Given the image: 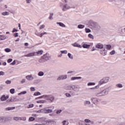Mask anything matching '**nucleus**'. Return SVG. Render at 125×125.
Wrapping results in <instances>:
<instances>
[{
	"label": "nucleus",
	"instance_id": "obj_1",
	"mask_svg": "<svg viewBox=\"0 0 125 125\" xmlns=\"http://www.w3.org/2000/svg\"><path fill=\"white\" fill-rule=\"evenodd\" d=\"M88 27L92 30H99L100 29V25L96 22L90 21L88 23Z\"/></svg>",
	"mask_w": 125,
	"mask_h": 125
},
{
	"label": "nucleus",
	"instance_id": "obj_2",
	"mask_svg": "<svg viewBox=\"0 0 125 125\" xmlns=\"http://www.w3.org/2000/svg\"><path fill=\"white\" fill-rule=\"evenodd\" d=\"M65 90H73V91H79L80 86L78 85H68L64 87Z\"/></svg>",
	"mask_w": 125,
	"mask_h": 125
},
{
	"label": "nucleus",
	"instance_id": "obj_3",
	"mask_svg": "<svg viewBox=\"0 0 125 125\" xmlns=\"http://www.w3.org/2000/svg\"><path fill=\"white\" fill-rule=\"evenodd\" d=\"M109 93V89H105L102 91H97L95 93V96L97 97H100L101 96H105Z\"/></svg>",
	"mask_w": 125,
	"mask_h": 125
},
{
	"label": "nucleus",
	"instance_id": "obj_4",
	"mask_svg": "<svg viewBox=\"0 0 125 125\" xmlns=\"http://www.w3.org/2000/svg\"><path fill=\"white\" fill-rule=\"evenodd\" d=\"M60 7H61L62 11H67V10H69V9H71L72 8V7L70 6L68 3H65L62 5V3L60 4Z\"/></svg>",
	"mask_w": 125,
	"mask_h": 125
},
{
	"label": "nucleus",
	"instance_id": "obj_5",
	"mask_svg": "<svg viewBox=\"0 0 125 125\" xmlns=\"http://www.w3.org/2000/svg\"><path fill=\"white\" fill-rule=\"evenodd\" d=\"M46 99L50 103H52L55 100V97L52 95H46Z\"/></svg>",
	"mask_w": 125,
	"mask_h": 125
},
{
	"label": "nucleus",
	"instance_id": "obj_6",
	"mask_svg": "<svg viewBox=\"0 0 125 125\" xmlns=\"http://www.w3.org/2000/svg\"><path fill=\"white\" fill-rule=\"evenodd\" d=\"M109 80H110L109 77H104L100 81L99 84L101 85V84H103L104 83H107L109 82Z\"/></svg>",
	"mask_w": 125,
	"mask_h": 125
},
{
	"label": "nucleus",
	"instance_id": "obj_7",
	"mask_svg": "<svg viewBox=\"0 0 125 125\" xmlns=\"http://www.w3.org/2000/svg\"><path fill=\"white\" fill-rule=\"evenodd\" d=\"M42 58L43 59V62H45V61H47V60H50L51 56L49 54L47 53L42 57Z\"/></svg>",
	"mask_w": 125,
	"mask_h": 125
},
{
	"label": "nucleus",
	"instance_id": "obj_8",
	"mask_svg": "<svg viewBox=\"0 0 125 125\" xmlns=\"http://www.w3.org/2000/svg\"><path fill=\"white\" fill-rule=\"evenodd\" d=\"M52 109H48L47 108H43V113H44V114H49L52 113Z\"/></svg>",
	"mask_w": 125,
	"mask_h": 125
},
{
	"label": "nucleus",
	"instance_id": "obj_9",
	"mask_svg": "<svg viewBox=\"0 0 125 125\" xmlns=\"http://www.w3.org/2000/svg\"><path fill=\"white\" fill-rule=\"evenodd\" d=\"M32 56H37V53L36 52L30 53L24 56L25 57H32Z\"/></svg>",
	"mask_w": 125,
	"mask_h": 125
},
{
	"label": "nucleus",
	"instance_id": "obj_10",
	"mask_svg": "<svg viewBox=\"0 0 125 125\" xmlns=\"http://www.w3.org/2000/svg\"><path fill=\"white\" fill-rule=\"evenodd\" d=\"M26 80H27V81H33V80H34V77H33V75H27L25 77Z\"/></svg>",
	"mask_w": 125,
	"mask_h": 125
},
{
	"label": "nucleus",
	"instance_id": "obj_11",
	"mask_svg": "<svg viewBox=\"0 0 125 125\" xmlns=\"http://www.w3.org/2000/svg\"><path fill=\"white\" fill-rule=\"evenodd\" d=\"M67 79V75H62L58 77L57 81H61V80H66Z\"/></svg>",
	"mask_w": 125,
	"mask_h": 125
},
{
	"label": "nucleus",
	"instance_id": "obj_12",
	"mask_svg": "<svg viewBox=\"0 0 125 125\" xmlns=\"http://www.w3.org/2000/svg\"><path fill=\"white\" fill-rule=\"evenodd\" d=\"M100 54H102L103 56H105L107 54V50H106L105 49H103L100 51Z\"/></svg>",
	"mask_w": 125,
	"mask_h": 125
},
{
	"label": "nucleus",
	"instance_id": "obj_13",
	"mask_svg": "<svg viewBox=\"0 0 125 125\" xmlns=\"http://www.w3.org/2000/svg\"><path fill=\"white\" fill-rule=\"evenodd\" d=\"M94 104H98V99L97 98H92L90 99Z\"/></svg>",
	"mask_w": 125,
	"mask_h": 125
},
{
	"label": "nucleus",
	"instance_id": "obj_14",
	"mask_svg": "<svg viewBox=\"0 0 125 125\" xmlns=\"http://www.w3.org/2000/svg\"><path fill=\"white\" fill-rule=\"evenodd\" d=\"M14 101H17L16 100V98L13 97L11 98L10 99H8L6 100V102H7V103H9V102H13Z\"/></svg>",
	"mask_w": 125,
	"mask_h": 125
},
{
	"label": "nucleus",
	"instance_id": "obj_15",
	"mask_svg": "<svg viewBox=\"0 0 125 125\" xmlns=\"http://www.w3.org/2000/svg\"><path fill=\"white\" fill-rule=\"evenodd\" d=\"M82 79V77H71V80L76 81V80H81Z\"/></svg>",
	"mask_w": 125,
	"mask_h": 125
},
{
	"label": "nucleus",
	"instance_id": "obj_16",
	"mask_svg": "<svg viewBox=\"0 0 125 125\" xmlns=\"http://www.w3.org/2000/svg\"><path fill=\"white\" fill-rule=\"evenodd\" d=\"M8 37L7 36H5L4 35H0V41H4V40H6Z\"/></svg>",
	"mask_w": 125,
	"mask_h": 125
},
{
	"label": "nucleus",
	"instance_id": "obj_17",
	"mask_svg": "<svg viewBox=\"0 0 125 125\" xmlns=\"http://www.w3.org/2000/svg\"><path fill=\"white\" fill-rule=\"evenodd\" d=\"M56 24H57V25H59L60 27H62V28H65V27H66V25H65V24H64V23L62 22H57Z\"/></svg>",
	"mask_w": 125,
	"mask_h": 125
},
{
	"label": "nucleus",
	"instance_id": "obj_18",
	"mask_svg": "<svg viewBox=\"0 0 125 125\" xmlns=\"http://www.w3.org/2000/svg\"><path fill=\"white\" fill-rule=\"evenodd\" d=\"M96 48H103V44L98 43L96 45Z\"/></svg>",
	"mask_w": 125,
	"mask_h": 125
},
{
	"label": "nucleus",
	"instance_id": "obj_19",
	"mask_svg": "<svg viewBox=\"0 0 125 125\" xmlns=\"http://www.w3.org/2000/svg\"><path fill=\"white\" fill-rule=\"evenodd\" d=\"M72 45L75 47H79V48H82V46L80 44L76 42L72 44Z\"/></svg>",
	"mask_w": 125,
	"mask_h": 125
},
{
	"label": "nucleus",
	"instance_id": "obj_20",
	"mask_svg": "<svg viewBox=\"0 0 125 125\" xmlns=\"http://www.w3.org/2000/svg\"><path fill=\"white\" fill-rule=\"evenodd\" d=\"M0 101L3 102V101H6V99H5V95H3L1 96L0 98Z\"/></svg>",
	"mask_w": 125,
	"mask_h": 125
},
{
	"label": "nucleus",
	"instance_id": "obj_21",
	"mask_svg": "<svg viewBox=\"0 0 125 125\" xmlns=\"http://www.w3.org/2000/svg\"><path fill=\"white\" fill-rule=\"evenodd\" d=\"M116 87H117V88H123V84L119 83H117L116 84Z\"/></svg>",
	"mask_w": 125,
	"mask_h": 125
},
{
	"label": "nucleus",
	"instance_id": "obj_22",
	"mask_svg": "<svg viewBox=\"0 0 125 125\" xmlns=\"http://www.w3.org/2000/svg\"><path fill=\"white\" fill-rule=\"evenodd\" d=\"M1 15L3 16H8V15H9V12H7V11L3 12L1 13Z\"/></svg>",
	"mask_w": 125,
	"mask_h": 125
},
{
	"label": "nucleus",
	"instance_id": "obj_23",
	"mask_svg": "<svg viewBox=\"0 0 125 125\" xmlns=\"http://www.w3.org/2000/svg\"><path fill=\"white\" fill-rule=\"evenodd\" d=\"M90 47V45L87 44H83V48H89Z\"/></svg>",
	"mask_w": 125,
	"mask_h": 125
},
{
	"label": "nucleus",
	"instance_id": "obj_24",
	"mask_svg": "<svg viewBox=\"0 0 125 125\" xmlns=\"http://www.w3.org/2000/svg\"><path fill=\"white\" fill-rule=\"evenodd\" d=\"M36 55H42V53H43V51L42 50H39L38 52H36Z\"/></svg>",
	"mask_w": 125,
	"mask_h": 125
},
{
	"label": "nucleus",
	"instance_id": "obj_25",
	"mask_svg": "<svg viewBox=\"0 0 125 125\" xmlns=\"http://www.w3.org/2000/svg\"><path fill=\"white\" fill-rule=\"evenodd\" d=\"M15 107H7L5 108L6 111H11V110H14Z\"/></svg>",
	"mask_w": 125,
	"mask_h": 125
},
{
	"label": "nucleus",
	"instance_id": "obj_26",
	"mask_svg": "<svg viewBox=\"0 0 125 125\" xmlns=\"http://www.w3.org/2000/svg\"><path fill=\"white\" fill-rule=\"evenodd\" d=\"M46 95H43L42 96L36 98V99H41L42 98H44V99H46Z\"/></svg>",
	"mask_w": 125,
	"mask_h": 125
},
{
	"label": "nucleus",
	"instance_id": "obj_27",
	"mask_svg": "<svg viewBox=\"0 0 125 125\" xmlns=\"http://www.w3.org/2000/svg\"><path fill=\"white\" fill-rule=\"evenodd\" d=\"M44 75V73H43V72L42 71H40L38 74V75L39 77H42L43 75Z\"/></svg>",
	"mask_w": 125,
	"mask_h": 125
},
{
	"label": "nucleus",
	"instance_id": "obj_28",
	"mask_svg": "<svg viewBox=\"0 0 125 125\" xmlns=\"http://www.w3.org/2000/svg\"><path fill=\"white\" fill-rule=\"evenodd\" d=\"M77 27L78 29H83V28H84V25L79 24L78 25Z\"/></svg>",
	"mask_w": 125,
	"mask_h": 125
},
{
	"label": "nucleus",
	"instance_id": "obj_29",
	"mask_svg": "<svg viewBox=\"0 0 125 125\" xmlns=\"http://www.w3.org/2000/svg\"><path fill=\"white\" fill-rule=\"evenodd\" d=\"M90 104V101H85L84 102V104L85 106H86V105H89Z\"/></svg>",
	"mask_w": 125,
	"mask_h": 125
},
{
	"label": "nucleus",
	"instance_id": "obj_30",
	"mask_svg": "<svg viewBox=\"0 0 125 125\" xmlns=\"http://www.w3.org/2000/svg\"><path fill=\"white\" fill-rule=\"evenodd\" d=\"M53 13H51L50 14V16L49 17V20H52V19H53Z\"/></svg>",
	"mask_w": 125,
	"mask_h": 125
},
{
	"label": "nucleus",
	"instance_id": "obj_31",
	"mask_svg": "<svg viewBox=\"0 0 125 125\" xmlns=\"http://www.w3.org/2000/svg\"><path fill=\"white\" fill-rule=\"evenodd\" d=\"M4 117H0V123H4Z\"/></svg>",
	"mask_w": 125,
	"mask_h": 125
},
{
	"label": "nucleus",
	"instance_id": "obj_32",
	"mask_svg": "<svg viewBox=\"0 0 125 125\" xmlns=\"http://www.w3.org/2000/svg\"><path fill=\"white\" fill-rule=\"evenodd\" d=\"M10 92L11 94H14L15 93V89L14 88H12L10 90Z\"/></svg>",
	"mask_w": 125,
	"mask_h": 125
},
{
	"label": "nucleus",
	"instance_id": "obj_33",
	"mask_svg": "<svg viewBox=\"0 0 125 125\" xmlns=\"http://www.w3.org/2000/svg\"><path fill=\"white\" fill-rule=\"evenodd\" d=\"M88 86H90L91 85H95V83H92V82H89L87 83Z\"/></svg>",
	"mask_w": 125,
	"mask_h": 125
},
{
	"label": "nucleus",
	"instance_id": "obj_34",
	"mask_svg": "<svg viewBox=\"0 0 125 125\" xmlns=\"http://www.w3.org/2000/svg\"><path fill=\"white\" fill-rule=\"evenodd\" d=\"M67 55L70 59H74V57L71 53H69Z\"/></svg>",
	"mask_w": 125,
	"mask_h": 125
},
{
	"label": "nucleus",
	"instance_id": "obj_35",
	"mask_svg": "<svg viewBox=\"0 0 125 125\" xmlns=\"http://www.w3.org/2000/svg\"><path fill=\"white\" fill-rule=\"evenodd\" d=\"M63 125H68L69 124V122H67V121L64 120L62 121Z\"/></svg>",
	"mask_w": 125,
	"mask_h": 125
},
{
	"label": "nucleus",
	"instance_id": "obj_36",
	"mask_svg": "<svg viewBox=\"0 0 125 125\" xmlns=\"http://www.w3.org/2000/svg\"><path fill=\"white\" fill-rule=\"evenodd\" d=\"M111 46L110 44L106 45L105 48L107 49L108 50H110L111 49Z\"/></svg>",
	"mask_w": 125,
	"mask_h": 125
},
{
	"label": "nucleus",
	"instance_id": "obj_37",
	"mask_svg": "<svg viewBox=\"0 0 125 125\" xmlns=\"http://www.w3.org/2000/svg\"><path fill=\"white\" fill-rule=\"evenodd\" d=\"M46 102L45 100H39L37 101V103H45Z\"/></svg>",
	"mask_w": 125,
	"mask_h": 125
},
{
	"label": "nucleus",
	"instance_id": "obj_38",
	"mask_svg": "<svg viewBox=\"0 0 125 125\" xmlns=\"http://www.w3.org/2000/svg\"><path fill=\"white\" fill-rule=\"evenodd\" d=\"M26 93H27V91H23V92H21V93H19L18 94V95H22L23 94H26Z\"/></svg>",
	"mask_w": 125,
	"mask_h": 125
},
{
	"label": "nucleus",
	"instance_id": "obj_39",
	"mask_svg": "<svg viewBox=\"0 0 125 125\" xmlns=\"http://www.w3.org/2000/svg\"><path fill=\"white\" fill-rule=\"evenodd\" d=\"M13 119L15 121H19V120H20V117H14L13 118Z\"/></svg>",
	"mask_w": 125,
	"mask_h": 125
},
{
	"label": "nucleus",
	"instance_id": "obj_40",
	"mask_svg": "<svg viewBox=\"0 0 125 125\" xmlns=\"http://www.w3.org/2000/svg\"><path fill=\"white\" fill-rule=\"evenodd\" d=\"M4 51H5V52H10V51H11V49L7 48L4 49Z\"/></svg>",
	"mask_w": 125,
	"mask_h": 125
},
{
	"label": "nucleus",
	"instance_id": "obj_41",
	"mask_svg": "<svg viewBox=\"0 0 125 125\" xmlns=\"http://www.w3.org/2000/svg\"><path fill=\"white\" fill-rule=\"evenodd\" d=\"M65 95V96H66V97H68V98L72 97V96H71V94L69 93H66Z\"/></svg>",
	"mask_w": 125,
	"mask_h": 125
},
{
	"label": "nucleus",
	"instance_id": "obj_42",
	"mask_svg": "<svg viewBox=\"0 0 125 125\" xmlns=\"http://www.w3.org/2000/svg\"><path fill=\"white\" fill-rule=\"evenodd\" d=\"M44 27H45V25L42 24L40 25L39 29L40 30H42V29H44Z\"/></svg>",
	"mask_w": 125,
	"mask_h": 125
},
{
	"label": "nucleus",
	"instance_id": "obj_43",
	"mask_svg": "<svg viewBox=\"0 0 125 125\" xmlns=\"http://www.w3.org/2000/svg\"><path fill=\"white\" fill-rule=\"evenodd\" d=\"M61 52L62 54H67L68 53L67 50L61 51Z\"/></svg>",
	"mask_w": 125,
	"mask_h": 125
},
{
	"label": "nucleus",
	"instance_id": "obj_44",
	"mask_svg": "<svg viewBox=\"0 0 125 125\" xmlns=\"http://www.w3.org/2000/svg\"><path fill=\"white\" fill-rule=\"evenodd\" d=\"M85 31L86 33H90L91 32V30L89 28H85Z\"/></svg>",
	"mask_w": 125,
	"mask_h": 125
},
{
	"label": "nucleus",
	"instance_id": "obj_45",
	"mask_svg": "<svg viewBox=\"0 0 125 125\" xmlns=\"http://www.w3.org/2000/svg\"><path fill=\"white\" fill-rule=\"evenodd\" d=\"M32 121H35V118L31 117L29 119V122H32Z\"/></svg>",
	"mask_w": 125,
	"mask_h": 125
},
{
	"label": "nucleus",
	"instance_id": "obj_46",
	"mask_svg": "<svg viewBox=\"0 0 125 125\" xmlns=\"http://www.w3.org/2000/svg\"><path fill=\"white\" fill-rule=\"evenodd\" d=\"M88 36V38H90V39H92V40L94 39V37H93V35H92L91 34H89Z\"/></svg>",
	"mask_w": 125,
	"mask_h": 125
},
{
	"label": "nucleus",
	"instance_id": "obj_47",
	"mask_svg": "<svg viewBox=\"0 0 125 125\" xmlns=\"http://www.w3.org/2000/svg\"><path fill=\"white\" fill-rule=\"evenodd\" d=\"M46 34H47V33H46V32L42 33L40 35H38V36L39 37H40L41 38H42V36H43V35H46Z\"/></svg>",
	"mask_w": 125,
	"mask_h": 125
},
{
	"label": "nucleus",
	"instance_id": "obj_48",
	"mask_svg": "<svg viewBox=\"0 0 125 125\" xmlns=\"http://www.w3.org/2000/svg\"><path fill=\"white\" fill-rule=\"evenodd\" d=\"M69 92L71 96H74L75 95V92L74 91H70Z\"/></svg>",
	"mask_w": 125,
	"mask_h": 125
},
{
	"label": "nucleus",
	"instance_id": "obj_49",
	"mask_svg": "<svg viewBox=\"0 0 125 125\" xmlns=\"http://www.w3.org/2000/svg\"><path fill=\"white\" fill-rule=\"evenodd\" d=\"M34 95L37 96L38 95H41V93L40 92H37L34 93Z\"/></svg>",
	"mask_w": 125,
	"mask_h": 125
},
{
	"label": "nucleus",
	"instance_id": "obj_50",
	"mask_svg": "<svg viewBox=\"0 0 125 125\" xmlns=\"http://www.w3.org/2000/svg\"><path fill=\"white\" fill-rule=\"evenodd\" d=\"M115 53H116V51L114 50H112L110 52V54L111 55H114V54H115Z\"/></svg>",
	"mask_w": 125,
	"mask_h": 125
},
{
	"label": "nucleus",
	"instance_id": "obj_51",
	"mask_svg": "<svg viewBox=\"0 0 125 125\" xmlns=\"http://www.w3.org/2000/svg\"><path fill=\"white\" fill-rule=\"evenodd\" d=\"M36 113H43V109H40L38 111H36Z\"/></svg>",
	"mask_w": 125,
	"mask_h": 125
},
{
	"label": "nucleus",
	"instance_id": "obj_52",
	"mask_svg": "<svg viewBox=\"0 0 125 125\" xmlns=\"http://www.w3.org/2000/svg\"><path fill=\"white\" fill-rule=\"evenodd\" d=\"M5 83H6V84H10V83H11V81L7 80L5 82Z\"/></svg>",
	"mask_w": 125,
	"mask_h": 125
},
{
	"label": "nucleus",
	"instance_id": "obj_53",
	"mask_svg": "<svg viewBox=\"0 0 125 125\" xmlns=\"http://www.w3.org/2000/svg\"><path fill=\"white\" fill-rule=\"evenodd\" d=\"M20 121H26V117H20Z\"/></svg>",
	"mask_w": 125,
	"mask_h": 125
},
{
	"label": "nucleus",
	"instance_id": "obj_54",
	"mask_svg": "<svg viewBox=\"0 0 125 125\" xmlns=\"http://www.w3.org/2000/svg\"><path fill=\"white\" fill-rule=\"evenodd\" d=\"M39 62L40 63H43V62H43V59H42V58L40 60H39Z\"/></svg>",
	"mask_w": 125,
	"mask_h": 125
},
{
	"label": "nucleus",
	"instance_id": "obj_55",
	"mask_svg": "<svg viewBox=\"0 0 125 125\" xmlns=\"http://www.w3.org/2000/svg\"><path fill=\"white\" fill-rule=\"evenodd\" d=\"M84 122L85 123H90L91 121L89 119H86L84 120Z\"/></svg>",
	"mask_w": 125,
	"mask_h": 125
},
{
	"label": "nucleus",
	"instance_id": "obj_56",
	"mask_svg": "<svg viewBox=\"0 0 125 125\" xmlns=\"http://www.w3.org/2000/svg\"><path fill=\"white\" fill-rule=\"evenodd\" d=\"M80 125H91L88 123H85V122H83L82 124H80Z\"/></svg>",
	"mask_w": 125,
	"mask_h": 125
},
{
	"label": "nucleus",
	"instance_id": "obj_57",
	"mask_svg": "<svg viewBox=\"0 0 125 125\" xmlns=\"http://www.w3.org/2000/svg\"><path fill=\"white\" fill-rule=\"evenodd\" d=\"M14 36L15 38H17V37H19V33H14Z\"/></svg>",
	"mask_w": 125,
	"mask_h": 125
},
{
	"label": "nucleus",
	"instance_id": "obj_58",
	"mask_svg": "<svg viewBox=\"0 0 125 125\" xmlns=\"http://www.w3.org/2000/svg\"><path fill=\"white\" fill-rule=\"evenodd\" d=\"M30 90L31 91H35V90H36V89H35V87H31L30 88Z\"/></svg>",
	"mask_w": 125,
	"mask_h": 125
},
{
	"label": "nucleus",
	"instance_id": "obj_59",
	"mask_svg": "<svg viewBox=\"0 0 125 125\" xmlns=\"http://www.w3.org/2000/svg\"><path fill=\"white\" fill-rule=\"evenodd\" d=\"M12 59H9L8 60H7V62L8 63H10L11 62H12Z\"/></svg>",
	"mask_w": 125,
	"mask_h": 125
},
{
	"label": "nucleus",
	"instance_id": "obj_60",
	"mask_svg": "<svg viewBox=\"0 0 125 125\" xmlns=\"http://www.w3.org/2000/svg\"><path fill=\"white\" fill-rule=\"evenodd\" d=\"M32 0H26V3H31Z\"/></svg>",
	"mask_w": 125,
	"mask_h": 125
},
{
	"label": "nucleus",
	"instance_id": "obj_61",
	"mask_svg": "<svg viewBox=\"0 0 125 125\" xmlns=\"http://www.w3.org/2000/svg\"><path fill=\"white\" fill-rule=\"evenodd\" d=\"M62 112V110H57L56 111V114H60V113H61Z\"/></svg>",
	"mask_w": 125,
	"mask_h": 125
},
{
	"label": "nucleus",
	"instance_id": "obj_62",
	"mask_svg": "<svg viewBox=\"0 0 125 125\" xmlns=\"http://www.w3.org/2000/svg\"><path fill=\"white\" fill-rule=\"evenodd\" d=\"M25 82H26V79H22V80L21 81V83H25Z\"/></svg>",
	"mask_w": 125,
	"mask_h": 125
},
{
	"label": "nucleus",
	"instance_id": "obj_63",
	"mask_svg": "<svg viewBox=\"0 0 125 125\" xmlns=\"http://www.w3.org/2000/svg\"><path fill=\"white\" fill-rule=\"evenodd\" d=\"M16 63V62L15 61V60H14L13 62L10 63V65H15Z\"/></svg>",
	"mask_w": 125,
	"mask_h": 125
},
{
	"label": "nucleus",
	"instance_id": "obj_64",
	"mask_svg": "<svg viewBox=\"0 0 125 125\" xmlns=\"http://www.w3.org/2000/svg\"><path fill=\"white\" fill-rule=\"evenodd\" d=\"M46 123H50L51 124V123H53V121L51 120H47Z\"/></svg>",
	"mask_w": 125,
	"mask_h": 125
}]
</instances>
